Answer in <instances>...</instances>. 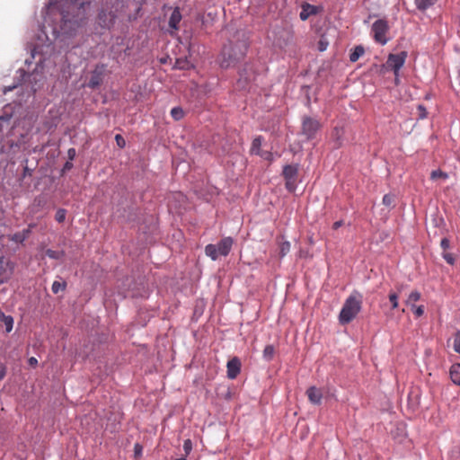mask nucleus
<instances>
[{
  "label": "nucleus",
  "instance_id": "f257e3e1",
  "mask_svg": "<svg viewBox=\"0 0 460 460\" xmlns=\"http://www.w3.org/2000/svg\"><path fill=\"white\" fill-rule=\"evenodd\" d=\"M81 0H70L65 9L58 0H50L44 16L42 29L47 34V28L50 27L52 34H66L68 36L75 33L76 30L84 24L86 20L85 4L90 3Z\"/></svg>",
  "mask_w": 460,
  "mask_h": 460
},
{
  "label": "nucleus",
  "instance_id": "f03ea898",
  "mask_svg": "<svg viewBox=\"0 0 460 460\" xmlns=\"http://www.w3.org/2000/svg\"><path fill=\"white\" fill-rule=\"evenodd\" d=\"M363 296L358 292H352L345 300L339 314V322L341 324L349 323L361 311Z\"/></svg>",
  "mask_w": 460,
  "mask_h": 460
},
{
  "label": "nucleus",
  "instance_id": "7ed1b4c3",
  "mask_svg": "<svg viewBox=\"0 0 460 460\" xmlns=\"http://www.w3.org/2000/svg\"><path fill=\"white\" fill-rule=\"evenodd\" d=\"M247 48L248 46L245 41L234 46H233L232 43L224 46L220 60L221 67L228 68L234 66L239 60L244 58Z\"/></svg>",
  "mask_w": 460,
  "mask_h": 460
},
{
  "label": "nucleus",
  "instance_id": "20e7f679",
  "mask_svg": "<svg viewBox=\"0 0 460 460\" xmlns=\"http://www.w3.org/2000/svg\"><path fill=\"white\" fill-rule=\"evenodd\" d=\"M321 128L322 124L317 119L309 116H304L302 118L301 134L306 140L314 139Z\"/></svg>",
  "mask_w": 460,
  "mask_h": 460
},
{
  "label": "nucleus",
  "instance_id": "39448f33",
  "mask_svg": "<svg viewBox=\"0 0 460 460\" xmlns=\"http://www.w3.org/2000/svg\"><path fill=\"white\" fill-rule=\"evenodd\" d=\"M388 22L385 19H378L376 20L373 25L371 31L373 33L374 40L380 43L381 45H385L388 41V38L386 37L387 32L389 31Z\"/></svg>",
  "mask_w": 460,
  "mask_h": 460
},
{
  "label": "nucleus",
  "instance_id": "423d86ee",
  "mask_svg": "<svg viewBox=\"0 0 460 460\" xmlns=\"http://www.w3.org/2000/svg\"><path fill=\"white\" fill-rule=\"evenodd\" d=\"M406 58L407 53L405 51L389 54L384 67L386 70H392L395 76H399V70L403 66Z\"/></svg>",
  "mask_w": 460,
  "mask_h": 460
},
{
  "label": "nucleus",
  "instance_id": "0eeeda50",
  "mask_svg": "<svg viewBox=\"0 0 460 460\" xmlns=\"http://www.w3.org/2000/svg\"><path fill=\"white\" fill-rule=\"evenodd\" d=\"M14 264L0 255V284L7 282L13 276Z\"/></svg>",
  "mask_w": 460,
  "mask_h": 460
},
{
  "label": "nucleus",
  "instance_id": "6e6552de",
  "mask_svg": "<svg viewBox=\"0 0 460 460\" xmlns=\"http://www.w3.org/2000/svg\"><path fill=\"white\" fill-rule=\"evenodd\" d=\"M105 72V66L103 64L97 65L92 72L91 78L88 82V87L94 89L98 87L103 80Z\"/></svg>",
  "mask_w": 460,
  "mask_h": 460
},
{
  "label": "nucleus",
  "instance_id": "1a4fd4ad",
  "mask_svg": "<svg viewBox=\"0 0 460 460\" xmlns=\"http://www.w3.org/2000/svg\"><path fill=\"white\" fill-rule=\"evenodd\" d=\"M227 377L229 379H235L241 371V361L238 358L234 357L227 362Z\"/></svg>",
  "mask_w": 460,
  "mask_h": 460
},
{
  "label": "nucleus",
  "instance_id": "9d476101",
  "mask_svg": "<svg viewBox=\"0 0 460 460\" xmlns=\"http://www.w3.org/2000/svg\"><path fill=\"white\" fill-rule=\"evenodd\" d=\"M115 18L112 12L102 10L98 14V23L102 28H110L114 23Z\"/></svg>",
  "mask_w": 460,
  "mask_h": 460
},
{
  "label": "nucleus",
  "instance_id": "9b49d317",
  "mask_svg": "<svg viewBox=\"0 0 460 460\" xmlns=\"http://www.w3.org/2000/svg\"><path fill=\"white\" fill-rule=\"evenodd\" d=\"M234 240L231 237H225L217 243L218 252L222 256H226L230 252Z\"/></svg>",
  "mask_w": 460,
  "mask_h": 460
},
{
  "label": "nucleus",
  "instance_id": "f8f14e48",
  "mask_svg": "<svg viewBox=\"0 0 460 460\" xmlns=\"http://www.w3.org/2000/svg\"><path fill=\"white\" fill-rule=\"evenodd\" d=\"M306 394L308 396V400L314 404H321L323 394L320 389L315 386H311L307 389Z\"/></svg>",
  "mask_w": 460,
  "mask_h": 460
},
{
  "label": "nucleus",
  "instance_id": "ddd939ff",
  "mask_svg": "<svg viewBox=\"0 0 460 460\" xmlns=\"http://www.w3.org/2000/svg\"><path fill=\"white\" fill-rule=\"evenodd\" d=\"M181 20V14L179 8H175L169 19V26L172 29L178 30V25Z\"/></svg>",
  "mask_w": 460,
  "mask_h": 460
},
{
  "label": "nucleus",
  "instance_id": "4468645a",
  "mask_svg": "<svg viewBox=\"0 0 460 460\" xmlns=\"http://www.w3.org/2000/svg\"><path fill=\"white\" fill-rule=\"evenodd\" d=\"M449 375L452 382L456 385H460V363L451 366Z\"/></svg>",
  "mask_w": 460,
  "mask_h": 460
},
{
  "label": "nucleus",
  "instance_id": "2eb2a0df",
  "mask_svg": "<svg viewBox=\"0 0 460 460\" xmlns=\"http://www.w3.org/2000/svg\"><path fill=\"white\" fill-rule=\"evenodd\" d=\"M298 168L296 165L288 164L283 169V176L285 179H296Z\"/></svg>",
  "mask_w": 460,
  "mask_h": 460
},
{
  "label": "nucleus",
  "instance_id": "dca6fc26",
  "mask_svg": "<svg viewBox=\"0 0 460 460\" xmlns=\"http://www.w3.org/2000/svg\"><path fill=\"white\" fill-rule=\"evenodd\" d=\"M31 234V229L30 228H27V229H23L22 231L21 232H18V233H15L14 234H13L11 240L15 242V243H23L30 235Z\"/></svg>",
  "mask_w": 460,
  "mask_h": 460
},
{
  "label": "nucleus",
  "instance_id": "f3484780",
  "mask_svg": "<svg viewBox=\"0 0 460 460\" xmlns=\"http://www.w3.org/2000/svg\"><path fill=\"white\" fill-rule=\"evenodd\" d=\"M343 136V129L340 128H334L332 132V138L334 141V147L339 148L341 146V138Z\"/></svg>",
  "mask_w": 460,
  "mask_h": 460
},
{
  "label": "nucleus",
  "instance_id": "a211bd4d",
  "mask_svg": "<svg viewBox=\"0 0 460 460\" xmlns=\"http://www.w3.org/2000/svg\"><path fill=\"white\" fill-rule=\"evenodd\" d=\"M262 141H263V137L261 136H258L255 138H253V140L252 142V146H251L252 154L260 155Z\"/></svg>",
  "mask_w": 460,
  "mask_h": 460
},
{
  "label": "nucleus",
  "instance_id": "6ab92c4d",
  "mask_svg": "<svg viewBox=\"0 0 460 460\" xmlns=\"http://www.w3.org/2000/svg\"><path fill=\"white\" fill-rule=\"evenodd\" d=\"M205 253L207 256L210 257L213 261H216L220 255L217 250V245L215 244H208L205 247Z\"/></svg>",
  "mask_w": 460,
  "mask_h": 460
},
{
  "label": "nucleus",
  "instance_id": "aec40b11",
  "mask_svg": "<svg viewBox=\"0 0 460 460\" xmlns=\"http://www.w3.org/2000/svg\"><path fill=\"white\" fill-rule=\"evenodd\" d=\"M365 53V49L362 46H356L354 49L349 54V60L351 62H356L358 60L360 57H362Z\"/></svg>",
  "mask_w": 460,
  "mask_h": 460
},
{
  "label": "nucleus",
  "instance_id": "412c9836",
  "mask_svg": "<svg viewBox=\"0 0 460 460\" xmlns=\"http://www.w3.org/2000/svg\"><path fill=\"white\" fill-rule=\"evenodd\" d=\"M437 0H415L417 8L420 11H425L435 4Z\"/></svg>",
  "mask_w": 460,
  "mask_h": 460
},
{
  "label": "nucleus",
  "instance_id": "4be33fe9",
  "mask_svg": "<svg viewBox=\"0 0 460 460\" xmlns=\"http://www.w3.org/2000/svg\"><path fill=\"white\" fill-rule=\"evenodd\" d=\"M275 354V348L273 345H267L263 349V358L267 361H271Z\"/></svg>",
  "mask_w": 460,
  "mask_h": 460
},
{
  "label": "nucleus",
  "instance_id": "5701e85b",
  "mask_svg": "<svg viewBox=\"0 0 460 460\" xmlns=\"http://www.w3.org/2000/svg\"><path fill=\"white\" fill-rule=\"evenodd\" d=\"M65 252L63 251H54L51 249H47L45 251V255L50 259L59 260L64 256Z\"/></svg>",
  "mask_w": 460,
  "mask_h": 460
},
{
  "label": "nucleus",
  "instance_id": "b1692460",
  "mask_svg": "<svg viewBox=\"0 0 460 460\" xmlns=\"http://www.w3.org/2000/svg\"><path fill=\"white\" fill-rule=\"evenodd\" d=\"M291 244L288 241H284L279 243V256L282 258L286 256L290 251Z\"/></svg>",
  "mask_w": 460,
  "mask_h": 460
},
{
  "label": "nucleus",
  "instance_id": "393cba45",
  "mask_svg": "<svg viewBox=\"0 0 460 460\" xmlns=\"http://www.w3.org/2000/svg\"><path fill=\"white\" fill-rule=\"evenodd\" d=\"M171 116L173 118L174 120H180L184 116V111L180 107H174L171 110Z\"/></svg>",
  "mask_w": 460,
  "mask_h": 460
},
{
  "label": "nucleus",
  "instance_id": "a878e982",
  "mask_svg": "<svg viewBox=\"0 0 460 460\" xmlns=\"http://www.w3.org/2000/svg\"><path fill=\"white\" fill-rule=\"evenodd\" d=\"M66 287V281H54L51 287V290L54 294H58L59 291L65 290Z\"/></svg>",
  "mask_w": 460,
  "mask_h": 460
},
{
  "label": "nucleus",
  "instance_id": "bb28decb",
  "mask_svg": "<svg viewBox=\"0 0 460 460\" xmlns=\"http://www.w3.org/2000/svg\"><path fill=\"white\" fill-rule=\"evenodd\" d=\"M420 299V293L417 290L412 291L407 300L406 304L412 305L415 302L419 301Z\"/></svg>",
  "mask_w": 460,
  "mask_h": 460
},
{
  "label": "nucleus",
  "instance_id": "cd10ccee",
  "mask_svg": "<svg viewBox=\"0 0 460 460\" xmlns=\"http://www.w3.org/2000/svg\"><path fill=\"white\" fill-rule=\"evenodd\" d=\"M388 298H389V301L391 303V308L392 309H396L398 307V300H399V296L397 293L395 292H390L389 293V296H388Z\"/></svg>",
  "mask_w": 460,
  "mask_h": 460
},
{
  "label": "nucleus",
  "instance_id": "c85d7f7f",
  "mask_svg": "<svg viewBox=\"0 0 460 460\" xmlns=\"http://www.w3.org/2000/svg\"><path fill=\"white\" fill-rule=\"evenodd\" d=\"M453 348L456 352L460 354V331L454 334Z\"/></svg>",
  "mask_w": 460,
  "mask_h": 460
},
{
  "label": "nucleus",
  "instance_id": "c756f323",
  "mask_svg": "<svg viewBox=\"0 0 460 460\" xmlns=\"http://www.w3.org/2000/svg\"><path fill=\"white\" fill-rule=\"evenodd\" d=\"M66 209L64 208H58L56 212V215H55V219L58 222V223H63L66 219Z\"/></svg>",
  "mask_w": 460,
  "mask_h": 460
},
{
  "label": "nucleus",
  "instance_id": "7c9ffc66",
  "mask_svg": "<svg viewBox=\"0 0 460 460\" xmlns=\"http://www.w3.org/2000/svg\"><path fill=\"white\" fill-rule=\"evenodd\" d=\"M447 174L444 172H442L441 170H434L431 172V174H430V178L432 180H437L438 178H442V179H447Z\"/></svg>",
  "mask_w": 460,
  "mask_h": 460
},
{
  "label": "nucleus",
  "instance_id": "2f4dec72",
  "mask_svg": "<svg viewBox=\"0 0 460 460\" xmlns=\"http://www.w3.org/2000/svg\"><path fill=\"white\" fill-rule=\"evenodd\" d=\"M286 188L288 191L294 192L296 187V179H285Z\"/></svg>",
  "mask_w": 460,
  "mask_h": 460
},
{
  "label": "nucleus",
  "instance_id": "473e14b6",
  "mask_svg": "<svg viewBox=\"0 0 460 460\" xmlns=\"http://www.w3.org/2000/svg\"><path fill=\"white\" fill-rule=\"evenodd\" d=\"M442 257L444 260L450 265H454L456 261V258L454 254L447 252V251L442 252Z\"/></svg>",
  "mask_w": 460,
  "mask_h": 460
},
{
  "label": "nucleus",
  "instance_id": "72a5a7b5",
  "mask_svg": "<svg viewBox=\"0 0 460 460\" xmlns=\"http://www.w3.org/2000/svg\"><path fill=\"white\" fill-rule=\"evenodd\" d=\"M3 323L5 325L6 332H10L12 331L13 325V317L10 316V315H8L7 317H4V319L3 320Z\"/></svg>",
  "mask_w": 460,
  "mask_h": 460
},
{
  "label": "nucleus",
  "instance_id": "f704fd0d",
  "mask_svg": "<svg viewBox=\"0 0 460 460\" xmlns=\"http://www.w3.org/2000/svg\"><path fill=\"white\" fill-rule=\"evenodd\" d=\"M183 450H184V453H185V456H184L185 457L190 455V453L192 450V442H191L190 439L184 440V442H183Z\"/></svg>",
  "mask_w": 460,
  "mask_h": 460
},
{
  "label": "nucleus",
  "instance_id": "c9c22d12",
  "mask_svg": "<svg viewBox=\"0 0 460 460\" xmlns=\"http://www.w3.org/2000/svg\"><path fill=\"white\" fill-rule=\"evenodd\" d=\"M411 309L416 317H420L424 314V306L423 305L415 306L414 305H412Z\"/></svg>",
  "mask_w": 460,
  "mask_h": 460
},
{
  "label": "nucleus",
  "instance_id": "e433bc0d",
  "mask_svg": "<svg viewBox=\"0 0 460 460\" xmlns=\"http://www.w3.org/2000/svg\"><path fill=\"white\" fill-rule=\"evenodd\" d=\"M143 453V447L139 443H136L134 446V456L136 459L141 457Z\"/></svg>",
  "mask_w": 460,
  "mask_h": 460
},
{
  "label": "nucleus",
  "instance_id": "4c0bfd02",
  "mask_svg": "<svg viewBox=\"0 0 460 460\" xmlns=\"http://www.w3.org/2000/svg\"><path fill=\"white\" fill-rule=\"evenodd\" d=\"M328 45L329 41L323 36L318 42V49L320 51H324L326 50Z\"/></svg>",
  "mask_w": 460,
  "mask_h": 460
},
{
  "label": "nucleus",
  "instance_id": "58836bf2",
  "mask_svg": "<svg viewBox=\"0 0 460 460\" xmlns=\"http://www.w3.org/2000/svg\"><path fill=\"white\" fill-rule=\"evenodd\" d=\"M394 201V198L393 195L391 194H385L384 197H383V204L387 206V207H390L393 205Z\"/></svg>",
  "mask_w": 460,
  "mask_h": 460
},
{
  "label": "nucleus",
  "instance_id": "ea45409f",
  "mask_svg": "<svg viewBox=\"0 0 460 460\" xmlns=\"http://www.w3.org/2000/svg\"><path fill=\"white\" fill-rule=\"evenodd\" d=\"M175 66H176V67H178L180 69H188L190 66V64L187 60L177 59Z\"/></svg>",
  "mask_w": 460,
  "mask_h": 460
},
{
  "label": "nucleus",
  "instance_id": "a19ab883",
  "mask_svg": "<svg viewBox=\"0 0 460 460\" xmlns=\"http://www.w3.org/2000/svg\"><path fill=\"white\" fill-rule=\"evenodd\" d=\"M115 141L117 146H119L120 148H123L126 146V141L124 137L119 134H117L115 136Z\"/></svg>",
  "mask_w": 460,
  "mask_h": 460
},
{
  "label": "nucleus",
  "instance_id": "79ce46f5",
  "mask_svg": "<svg viewBox=\"0 0 460 460\" xmlns=\"http://www.w3.org/2000/svg\"><path fill=\"white\" fill-rule=\"evenodd\" d=\"M417 109L419 111V118L421 119H425L428 114L426 108L423 105L420 104V105H418Z\"/></svg>",
  "mask_w": 460,
  "mask_h": 460
},
{
  "label": "nucleus",
  "instance_id": "37998d69",
  "mask_svg": "<svg viewBox=\"0 0 460 460\" xmlns=\"http://www.w3.org/2000/svg\"><path fill=\"white\" fill-rule=\"evenodd\" d=\"M440 246L443 249V252L447 251L450 247V241L447 238H443L440 242Z\"/></svg>",
  "mask_w": 460,
  "mask_h": 460
},
{
  "label": "nucleus",
  "instance_id": "c03bdc74",
  "mask_svg": "<svg viewBox=\"0 0 460 460\" xmlns=\"http://www.w3.org/2000/svg\"><path fill=\"white\" fill-rule=\"evenodd\" d=\"M260 155V156H261V157H262V158H264V159H268V160H270L272 155H271V153H270V152H261V153H260V155Z\"/></svg>",
  "mask_w": 460,
  "mask_h": 460
},
{
  "label": "nucleus",
  "instance_id": "a18cd8bd",
  "mask_svg": "<svg viewBox=\"0 0 460 460\" xmlns=\"http://www.w3.org/2000/svg\"><path fill=\"white\" fill-rule=\"evenodd\" d=\"M11 117L10 116H0V127L4 122L9 123Z\"/></svg>",
  "mask_w": 460,
  "mask_h": 460
},
{
  "label": "nucleus",
  "instance_id": "49530a36",
  "mask_svg": "<svg viewBox=\"0 0 460 460\" xmlns=\"http://www.w3.org/2000/svg\"><path fill=\"white\" fill-rule=\"evenodd\" d=\"M28 362H29L30 366H31V367H36L38 365V360L34 357L30 358Z\"/></svg>",
  "mask_w": 460,
  "mask_h": 460
},
{
  "label": "nucleus",
  "instance_id": "de8ad7c7",
  "mask_svg": "<svg viewBox=\"0 0 460 460\" xmlns=\"http://www.w3.org/2000/svg\"><path fill=\"white\" fill-rule=\"evenodd\" d=\"M343 225L342 220H339L333 223L332 229L337 230L339 227H341Z\"/></svg>",
  "mask_w": 460,
  "mask_h": 460
},
{
  "label": "nucleus",
  "instance_id": "09e8293b",
  "mask_svg": "<svg viewBox=\"0 0 460 460\" xmlns=\"http://www.w3.org/2000/svg\"><path fill=\"white\" fill-rule=\"evenodd\" d=\"M67 153H68L69 159L73 160L75 156V149L70 148Z\"/></svg>",
  "mask_w": 460,
  "mask_h": 460
},
{
  "label": "nucleus",
  "instance_id": "8fccbe9b",
  "mask_svg": "<svg viewBox=\"0 0 460 460\" xmlns=\"http://www.w3.org/2000/svg\"><path fill=\"white\" fill-rule=\"evenodd\" d=\"M308 18V13H306L305 11H302L300 13V19L302 21H305Z\"/></svg>",
  "mask_w": 460,
  "mask_h": 460
},
{
  "label": "nucleus",
  "instance_id": "3c124183",
  "mask_svg": "<svg viewBox=\"0 0 460 460\" xmlns=\"http://www.w3.org/2000/svg\"><path fill=\"white\" fill-rule=\"evenodd\" d=\"M5 376V368L4 367H0V380H2Z\"/></svg>",
  "mask_w": 460,
  "mask_h": 460
},
{
  "label": "nucleus",
  "instance_id": "603ef678",
  "mask_svg": "<svg viewBox=\"0 0 460 460\" xmlns=\"http://www.w3.org/2000/svg\"><path fill=\"white\" fill-rule=\"evenodd\" d=\"M23 174H24V176H26V175H31V172H30V170H29V168H28V167H25V168H24V173H23Z\"/></svg>",
  "mask_w": 460,
  "mask_h": 460
},
{
  "label": "nucleus",
  "instance_id": "864d4df0",
  "mask_svg": "<svg viewBox=\"0 0 460 460\" xmlns=\"http://www.w3.org/2000/svg\"><path fill=\"white\" fill-rule=\"evenodd\" d=\"M7 316H8V315H5V314L2 312V310L0 311V321H2V322H3V320L4 319V317H7Z\"/></svg>",
  "mask_w": 460,
  "mask_h": 460
},
{
  "label": "nucleus",
  "instance_id": "5fc2aeb1",
  "mask_svg": "<svg viewBox=\"0 0 460 460\" xmlns=\"http://www.w3.org/2000/svg\"><path fill=\"white\" fill-rule=\"evenodd\" d=\"M7 316H8V315H5V314L2 312V310L0 311V321H2V322H3V320L4 319V317H7Z\"/></svg>",
  "mask_w": 460,
  "mask_h": 460
},
{
  "label": "nucleus",
  "instance_id": "6e6d98bb",
  "mask_svg": "<svg viewBox=\"0 0 460 460\" xmlns=\"http://www.w3.org/2000/svg\"><path fill=\"white\" fill-rule=\"evenodd\" d=\"M71 166H72V164L70 163H68V162L65 165V167L67 168V169L71 168Z\"/></svg>",
  "mask_w": 460,
  "mask_h": 460
},
{
  "label": "nucleus",
  "instance_id": "4d7b16f0",
  "mask_svg": "<svg viewBox=\"0 0 460 460\" xmlns=\"http://www.w3.org/2000/svg\"><path fill=\"white\" fill-rule=\"evenodd\" d=\"M175 460H187V459H186V457H185V456H182V457H181V458H177V459H175Z\"/></svg>",
  "mask_w": 460,
  "mask_h": 460
},
{
  "label": "nucleus",
  "instance_id": "13d9d810",
  "mask_svg": "<svg viewBox=\"0 0 460 460\" xmlns=\"http://www.w3.org/2000/svg\"><path fill=\"white\" fill-rule=\"evenodd\" d=\"M399 82L398 76H395V84H397Z\"/></svg>",
  "mask_w": 460,
  "mask_h": 460
}]
</instances>
